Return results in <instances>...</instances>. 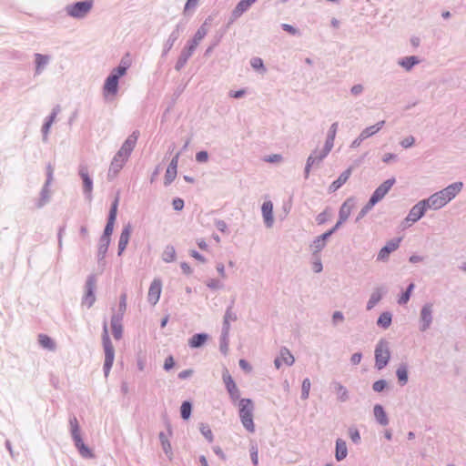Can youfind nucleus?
I'll return each mask as SVG.
<instances>
[{
	"mask_svg": "<svg viewBox=\"0 0 466 466\" xmlns=\"http://www.w3.org/2000/svg\"><path fill=\"white\" fill-rule=\"evenodd\" d=\"M238 406V416L243 427L248 432L253 433L255 431V424L253 420L255 405L253 400L248 398H243L239 400Z\"/></svg>",
	"mask_w": 466,
	"mask_h": 466,
	"instance_id": "1",
	"label": "nucleus"
},
{
	"mask_svg": "<svg viewBox=\"0 0 466 466\" xmlns=\"http://www.w3.org/2000/svg\"><path fill=\"white\" fill-rule=\"evenodd\" d=\"M348 455L347 443L343 439L338 438L335 441V459L343 461Z\"/></svg>",
	"mask_w": 466,
	"mask_h": 466,
	"instance_id": "21",
	"label": "nucleus"
},
{
	"mask_svg": "<svg viewBox=\"0 0 466 466\" xmlns=\"http://www.w3.org/2000/svg\"><path fill=\"white\" fill-rule=\"evenodd\" d=\"M138 132L136 131V132H133L127 139L126 141L124 142V144L122 145V147L124 148H126L127 151H130L132 152L137 142V138H138Z\"/></svg>",
	"mask_w": 466,
	"mask_h": 466,
	"instance_id": "34",
	"label": "nucleus"
},
{
	"mask_svg": "<svg viewBox=\"0 0 466 466\" xmlns=\"http://www.w3.org/2000/svg\"><path fill=\"white\" fill-rule=\"evenodd\" d=\"M162 283L160 279H154L149 287L147 299L152 305H156L160 298Z\"/></svg>",
	"mask_w": 466,
	"mask_h": 466,
	"instance_id": "13",
	"label": "nucleus"
},
{
	"mask_svg": "<svg viewBox=\"0 0 466 466\" xmlns=\"http://www.w3.org/2000/svg\"><path fill=\"white\" fill-rule=\"evenodd\" d=\"M391 322L392 314L390 311L382 312L377 319V325L383 329H387L391 325Z\"/></svg>",
	"mask_w": 466,
	"mask_h": 466,
	"instance_id": "31",
	"label": "nucleus"
},
{
	"mask_svg": "<svg viewBox=\"0 0 466 466\" xmlns=\"http://www.w3.org/2000/svg\"><path fill=\"white\" fill-rule=\"evenodd\" d=\"M176 258V252L175 249L172 247H168L166 248V250L163 252V259L166 262H171Z\"/></svg>",
	"mask_w": 466,
	"mask_h": 466,
	"instance_id": "47",
	"label": "nucleus"
},
{
	"mask_svg": "<svg viewBox=\"0 0 466 466\" xmlns=\"http://www.w3.org/2000/svg\"><path fill=\"white\" fill-rule=\"evenodd\" d=\"M114 225H115V221L107 220V223H106V226L105 231H104V236L102 238L103 240H105L106 242V244H108L110 236L113 233Z\"/></svg>",
	"mask_w": 466,
	"mask_h": 466,
	"instance_id": "44",
	"label": "nucleus"
},
{
	"mask_svg": "<svg viewBox=\"0 0 466 466\" xmlns=\"http://www.w3.org/2000/svg\"><path fill=\"white\" fill-rule=\"evenodd\" d=\"M93 7L92 0H86L69 5L66 7L68 15L74 18H82L86 16Z\"/></svg>",
	"mask_w": 466,
	"mask_h": 466,
	"instance_id": "3",
	"label": "nucleus"
},
{
	"mask_svg": "<svg viewBox=\"0 0 466 466\" xmlns=\"http://www.w3.org/2000/svg\"><path fill=\"white\" fill-rule=\"evenodd\" d=\"M223 380L227 390H228V389L232 390L235 386H237L234 380L228 371L223 373Z\"/></svg>",
	"mask_w": 466,
	"mask_h": 466,
	"instance_id": "50",
	"label": "nucleus"
},
{
	"mask_svg": "<svg viewBox=\"0 0 466 466\" xmlns=\"http://www.w3.org/2000/svg\"><path fill=\"white\" fill-rule=\"evenodd\" d=\"M396 376L398 382L400 386H404L409 380L408 365L406 363H400L396 370Z\"/></svg>",
	"mask_w": 466,
	"mask_h": 466,
	"instance_id": "25",
	"label": "nucleus"
},
{
	"mask_svg": "<svg viewBox=\"0 0 466 466\" xmlns=\"http://www.w3.org/2000/svg\"><path fill=\"white\" fill-rule=\"evenodd\" d=\"M463 188V183L461 181L454 182L452 184H450L443 189L438 191L441 196H442V198L446 201L448 204L450 201H451Z\"/></svg>",
	"mask_w": 466,
	"mask_h": 466,
	"instance_id": "11",
	"label": "nucleus"
},
{
	"mask_svg": "<svg viewBox=\"0 0 466 466\" xmlns=\"http://www.w3.org/2000/svg\"><path fill=\"white\" fill-rule=\"evenodd\" d=\"M375 205V203L369 199V201L360 210L359 214L356 217L355 222L358 223L359 221H360L373 208Z\"/></svg>",
	"mask_w": 466,
	"mask_h": 466,
	"instance_id": "36",
	"label": "nucleus"
},
{
	"mask_svg": "<svg viewBox=\"0 0 466 466\" xmlns=\"http://www.w3.org/2000/svg\"><path fill=\"white\" fill-rule=\"evenodd\" d=\"M204 343V334H197L193 336L189 340V346L191 348H197Z\"/></svg>",
	"mask_w": 466,
	"mask_h": 466,
	"instance_id": "46",
	"label": "nucleus"
},
{
	"mask_svg": "<svg viewBox=\"0 0 466 466\" xmlns=\"http://www.w3.org/2000/svg\"><path fill=\"white\" fill-rule=\"evenodd\" d=\"M223 380L227 390H228V389L232 390L235 386H237L234 380L228 371L223 373Z\"/></svg>",
	"mask_w": 466,
	"mask_h": 466,
	"instance_id": "49",
	"label": "nucleus"
},
{
	"mask_svg": "<svg viewBox=\"0 0 466 466\" xmlns=\"http://www.w3.org/2000/svg\"><path fill=\"white\" fill-rule=\"evenodd\" d=\"M329 220V214H328V211L327 209L320 212L317 217H316V221L318 223V225H323L325 224L327 221Z\"/></svg>",
	"mask_w": 466,
	"mask_h": 466,
	"instance_id": "60",
	"label": "nucleus"
},
{
	"mask_svg": "<svg viewBox=\"0 0 466 466\" xmlns=\"http://www.w3.org/2000/svg\"><path fill=\"white\" fill-rule=\"evenodd\" d=\"M279 358L282 360V362H284L287 366L293 365V363L295 361L293 355L290 353L289 350L287 349L286 347H282L280 349Z\"/></svg>",
	"mask_w": 466,
	"mask_h": 466,
	"instance_id": "32",
	"label": "nucleus"
},
{
	"mask_svg": "<svg viewBox=\"0 0 466 466\" xmlns=\"http://www.w3.org/2000/svg\"><path fill=\"white\" fill-rule=\"evenodd\" d=\"M48 61L47 56L37 54L35 56V63H36V68L39 70L42 66H44Z\"/></svg>",
	"mask_w": 466,
	"mask_h": 466,
	"instance_id": "59",
	"label": "nucleus"
},
{
	"mask_svg": "<svg viewBox=\"0 0 466 466\" xmlns=\"http://www.w3.org/2000/svg\"><path fill=\"white\" fill-rule=\"evenodd\" d=\"M310 386H311V383H310V380L309 378H305L303 380H302V384H301V395H300V398L305 400L307 399H309V390H310Z\"/></svg>",
	"mask_w": 466,
	"mask_h": 466,
	"instance_id": "41",
	"label": "nucleus"
},
{
	"mask_svg": "<svg viewBox=\"0 0 466 466\" xmlns=\"http://www.w3.org/2000/svg\"><path fill=\"white\" fill-rule=\"evenodd\" d=\"M387 293V289L383 286L377 287L371 293L368 302L367 309L370 310L373 309L382 299L383 295Z\"/></svg>",
	"mask_w": 466,
	"mask_h": 466,
	"instance_id": "16",
	"label": "nucleus"
},
{
	"mask_svg": "<svg viewBox=\"0 0 466 466\" xmlns=\"http://www.w3.org/2000/svg\"><path fill=\"white\" fill-rule=\"evenodd\" d=\"M420 59L416 56H405L399 60L398 64L406 71H410L416 65L420 63Z\"/></svg>",
	"mask_w": 466,
	"mask_h": 466,
	"instance_id": "27",
	"label": "nucleus"
},
{
	"mask_svg": "<svg viewBox=\"0 0 466 466\" xmlns=\"http://www.w3.org/2000/svg\"><path fill=\"white\" fill-rule=\"evenodd\" d=\"M335 390L338 393V400L339 401L345 402L349 400V391L346 389V387H344L340 383H337L335 386Z\"/></svg>",
	"mask_w": 466,
	"mask_h": 466,
	"instance_id": "37",
	"label": "nucleus"
},
{
	"mask_svg": "<svg viewBox=\"0 0 466 466\" xmlns=\"http://www.w3.org/2000/svg\"><path fill=\"white\" fill-rule=\"evenodd\" d=\"M387 388L388 381L384 379L378 380L372 384V390L375 392H382Z\"/></svg>",
	"mask_w": 466,
	"mask_h": 466,
	"instance_id": "45",
	"label": "nucleus"
},
{
	"mask_svg": "<svg viewBox=\"0 0 466 466\" xmlns=\"http://www.w3.org/2000/svg\"><path fill=\"white\" fill-rule=\"evenodd\" d=\"M250 66L257 71H261L265 73L267 71L264 62L260 57H253L250 60Z\"/></svg>",
	"mask_w": 466,
	"mask_h": 466,
	"instance_id": "43",
	"label": "nucleus"
},
{
	"mask_svg": "<svg viewBox=\"0 0 466 466\" xmlns=\"http://www.w3.org/2000/svg\"><path fill=\"white\" fill-rule=\"evenodd\" d=\"M74 441L82 456H84V457H91L92 456L90 450L84 444V441H83L81 436L76 437L74 439Z\"/></svg>",
	"mask_w": 466,
	"mask_h": 466,
	"instance_id": "33",
	"label": "nucleus"
},
{
	"mask_svg": "<svg viewBox=\"0 0 466 466\" xmlns=\"http://www.w3.org/2000/svg\"><path fill=\"white\" fill-rule=\"evenodd\" d=\"M349 436L354 444H359L361 441L360 433L355 426H350L348 430Z\"/></svg>",
	"mask_w": 466,
	"mask_h": 466,
	"instance_id": "42",
	"label": "nucleus"
},
{
	"mask_svg": "<svg viewBox=\"0 0 466 466\" xmlns=\"http://www.w3.org/2000/svg\"><path fill=\"white\" fill-rule=\"evenodd\" d=\"M181 416L183 419L187 420L189 418L191 413V405L188 401H185L181 405Z\"/></svg>",
	"mask_w": 466,
	"mask_h": 466,
	"instance_id": "52",
	"label": "nucleus"
},
{
	"mask_svg": "<svg viewBox=\"0 0 466 466\" xmlns=\"http://www.w3.org/2000/svg\"><path fill=\"white\" fill-rule=\"evenodd\" d=\"M229 330L230 324L225 325L222 327L221 334L219 338V350L223 355H227L228 351V342H229Z\"/></svg>",
	"mask_w": 466,
	"mask_h": 466,
	"instance_id": "18",
	"label": "nucleus"
},
{
	"mask_svg": "<svg viewBox=\"0 0 466 466\" xmlns=\"http://www.w3.org/2000/svg\"><path fill=\"white\" fill-rule=\"evenodd\" d=\"M177 163H178V156L177 155L171 160L169 166L167 167V172H166V176H165L167 183H170L176 177Z\"/></svg>",
	"mask_w": 466,
	"mask_h": 466,
	"instance_id": "29",
	"label": "nucleus"
},
{
	"mask_svg": "<svg viewBox=\"0 0 466 466\" xmlns=\"http://www.w3.org/2000/svg\"><path fill=\"white\" fill-rule=\"evenodd\" d=\"M206 286L212 290L223 289L225 287L224 282L218 279H209L206 281Z\"/></svg>",
	"mask_w": 466,
	"mask_h": 466,
	"instance_id": "40",
	"label": "nucleus"
},
{
	"mask_svg": "<svg viewBox=\"0 0 466 466\" xmlns=\"http://www.w3.org/2000/svg\"><path fill=\"white\" fill-rule=\"evenodd\" d=\"M325 247L326 244L323 241H321V239L319 237L315 238L312 243L310 244V248L312 250L313 256H316L318 253H319Z\"/></svg>",
	"mask_w": 466,
	"mask_h": 466,
	"instance_id": "38",
	"label": "nucleus"
},
{
	"mask_svg": "<svg viewBox=\"0 0 466 466\" xmlns=\"http://www.w3.org/2000/svg\"><path fill=\"white\" fill-rule=\"evenodd\" d=\"M427 210L426 202L421 199L410 208L408 216L405 218V221L411 224L416 223L424 217Z\"/></svg>",
	"mask_w": 466,
	"mask_h": 466,
	"instance_id": "10",
	"label": "nucleus"
},
{
	"mask_svg": "<svg viewBox=\"0 0 466 466\" xmlns=\"http://www.w3.org/2000/svg\"><path fill=\"white\" fill-rule=\"evenodd\" d=\"M70 427H71L73 439H75L77 436H80L79 425H78V421H77L76 418L74 417L70 420Z\"/></svg>",
	"mask_w": 466,
	"mask_h": 466,
	"instance_id": "53",
	"label": "nucleus"
},
{
	"mask_svg": "<svg viewBox=\"0 0 466 466\" xmlns=\"http://www.w3.org/2000/svg\"><path fill=\"white\" fill-rule=\"evenodd\" d=\"M373 413L376 421L381 426H387L389 424L388 415L380 404H375L373 408Z\"/></svg>",
	"mask_w": 466,
	"mask_h": 466,
	"instance_id": "23",
	"label": "nucleus"
},
{
	"mask_svg": "<svg viewBox=\"0 0 466 466\" xmlns=\"http://www.w3.org/2000/svg\"><path fill=\"white\" fill-rule=\"evenodd\" d=\"M199 1L200 0H187L184 9L185 14H190L193 12L196 6L198 5Z\"/></svg>",
	"mask_w": 466,
	"mask_h": 466,
	"instance_id": "55",
	"label": "nucleus"
},
{
	"mask_svg": "<svg viewBox=\"0 0 466 466\" xmlns=\"http://www.w3.org/2000/svg\"><path fill=\"white\" fill-rule=\"evenodd\" d=\"M414 143H415V137L413 136H408L407 137L403 138L400 142V145L403 148H410L414 145Z\"/></svg>",
	"mask_w": 466,
	"mask_h": 466,
	"instance_id": "56",
	"label": "nucleus"
},
{
	"mask_svg": "<svg viewBox=\"0 0 466 466\" xmlns=\"http://www.w3.org/2000/svg\"><path fill=\"white\" fill-rule=\"evenodd\" d=\"M38 341H39L40 345L43 348H46V349H48V350H54L55 349L54 341L47 335L40 334L38 336Z\"/></svg>",
	"mask_w": 466,
	"mask_h": 466,
	"instance_id": "39",
	"label": "nucleus"
},
{
	"mask_svg": "<svg viewBox=\"0 0 466 466\" xmlns=\"http://www.w3.org/2000/svg\"><path fill=\"white\" fill-rule=\"evenodd\" d=\"M395 182V177H391L385 180L374 190V192L370 198V200H371L375 204L379 203L393 187Z\"/></svg>",
	"mask_w": 466,
	"mask_h": 466,
	"instance_id": "9",
	"label": "nucleus"
},
{
	"mask_svg": "<svg viewBox=\"0 0 466 466\" xmlns=\"http://www.w3.org/2000/svg\"><path fill=\"white\" fill-rule=\"evenodd\" d=\"M130 65H131L130 59L128 58V56H127V57H125L121 60L120 65L116 68H115L113 71L116 72L118 76H123L126 75L127 70L130 66Z\"/></svg>",
	"mask_w": 466,
	"mask_h": 466,
	"instance_id": "35",
	"label": "nucleus"
},
{
	"mask_svg": "<svg viewBox=\"0 0 466 466\" xmlns=\"http://www.w3.org/2000/svg\"><path fill=\"white\" fill-rule=\"evenodd\" d=\"M401 240V238H394L389 240L379 251L377 255V260L382 262L387 261L390 255L399 248Z\"/></svg>",
	"mask_w": 466,
	"mask_h": 466,
	"instance_id": "8",
	"label": "nucleus"
},
{
	"mask_svg": "<svg viewBox=\"0 0 466 466\" xmlns=\"http://www.w3.org/2000/svg\"><path fill=\"white\" fill-rule=\"evenodd\" d=\"M422 201L426 202L428 209L431 208L433 210L440 209L447 204L439 192L431 195L428 198L422 199Z\"/></svg>",
	"mask_w": 466,
	"mask_h": 466,
	"instance_id": "15",
	"label": "nucleus"
},
{
	"mask_svg": "<svg viewBox=\"0 0 466 466\" xmlns=\"http://www.w3.org/2000/svg\"><path fill=\"white\" fill-rule=\"evenodd\" d=\"M79 176L83 180L84 191L90 195L93 190V182L88 174V168L86 166H81L79 167Z\"/></svg>",
	"mask_w": 466,
	"mask_h": 466,
	"instance_id": "22",
	"label": "nucleus"
},
{
	"mask_svg": "<svg viewBox=\"0 0 466 466\" xmlns=\"http://www.w3.org/2000/svg\"><path fill=\"white\" fill-rule=\"evenodd\" d=\"M362 360V353L361 352H356L354 353L350 358V363L352 365H358Z\"/></svg>",
	"mask_w": 466,
	"mask_h": 466,
	"instance_id": "63",
	"label": "nucleus"
},
{
	"mask_svg": "<svg viewBox=\"0 0 466 466\" xmlns=\"http://www.w3.org/2000/svg\"><path fill=\"white\" fill-rule=\"evenodd\" d=\"M131 232H132V228L130 225H127L122 229V232L119 237V241H118V254L119 255H121L122 252L126 249V248L129 242Z\"/></svg>",
	"mask_w": 466,
	"mask_h": 466,
	"instance_id": "20",
	"label": "nucleus"
},
{
	"mask_svg": "<svg viewBox=\"0 0 466 466\" xmlns=\"http://www.w3.org/2000/svg\"><path fill=\"white\" fill-rule=\"evenodd\" d=\"M330 151L326 150L324 147L319 151L315 149L308 157L304 168V178L308 179L310 174L311 168L316 166L319 167L320 163L326 158Z\"/></svg>",
	"mask_w": 466,
	"mask_h": 466,
	"instance_id": "4",
	"label": "nucleus"
},
{
	"mask_svg": "<svg viewBox=\"0 0 466 466\" xmlns=\"http://www.w3.org/2000/svg\"><path fill=\"white\" fill-rule=\"evenodd\" d=\"M130 154V151H127L126 148L121 147L111 162L109 172H114V174H116L122 168Z\"/></svg>",
	"mask_w": 466,
	"mask_h": 466,
	"instance_id": "12",
	"label": "nucleus"
},
{
	"mask_svg": "<svg viewBox=\"0 0 466 466\" xmlns=\"http://www.w3.org/2000/svg\"><path fill=\"white\" fill-rule=\"evenodd\" d=\"M252 4L248 2V0H240L235 8L231 12L230 18L228 20V24L234 23L238 18H239L245 12H247Z\"/></svg>",
	"mask_w": 466,
	"mask_h": 466,
	"instance_id": "14",
	"label": "nucleus"
},
{
	"mask_svg": "<svg viewBox=\"0 0 466 466\" xmlns=\"http://www.w3.org/2000/svg\"><path fill=\"white\" fill-rule=\"evenodd\" d=\"M384 120L379 121L375 125L364 128L360 135L362 137V138L367 139L377 134L384 127Z\"/></svg>",
	"mask_w": 466,
	"mask_h": 466,
	"instance_id": "26",
	"label": "nucleus"
},
{
	"mask_svg": "<svg viewBox=\"0 0 466 466\" xmlns=\"http://www.w3.org/2000/svg\"><path fill=\"white\" fill-rule=\"evenodd\" d=\"M281 28L285 32H288L289 34H290L292 35H295L299 33V30L295 26L289 25V24H281Z\"/></svg>",
	"mask_w": 466,
	"mask_h": 466,
	"instance_id": "61",
	"label": "nucleus"
},
{
	"mask_svg": "<svg viewBox=\"0 0 466 466\" xmlns=\"http://www.w3.org/2000/svg\"><path fill=\"white\" fill-rule=\"evenodd\" d=\"M231 308H232L231 306L228 307L225 312L222 327H225V325H227V323L230 324L229 320L234 321L237 319V315L232 312Z\"/></svg>",
	"mask_w": 466,
	"mask_h": 466,
	"instance_id": "48",
	"label": "nucleus"
},
{
	"mask_svg": "<svg viewBox=\"0 0 466 466\" xmlns=\"http://www.w3.org/2000/svg\"><path fill=\"white\" fill-rule=\"evenodd\" d=\"M350 200L347 199L339 208V220L342 221V223H345L350 216L352 210V205L349 204Z\"/></svg>",
	"mask_w": 466,
	"mask_h": 466,
	"instance_id": "30",
	"label": "nucleus"
},
{
	"mask_svg": "<svg viewBox=\"0 0 466 466\" xmlns=\"http://www.w3.org/2000/svg\"><path fill=\"white\" fill-rule=\"evenodd\" d=\"M338 127H339L338 122H334L333 124H331V126L328 131L327 138H326V141H325V144L323 147L326 150L331 151V149L334 146V139H335V137H336V134L338 131Z\"/></svg>",
	"mask_w": 466,
	"mask_h": 466,
	"instance_id": "24",
	"label": "nucleus"
},
{
	"mask_svg": "<svg viewBox=\"0 0 466 466\" xmlns=\"http://www.w3.org/2000/svg\"><path fill=\"white\" fill-rule=\"evenodd\" d=\"M433 320V304L432 303H425L420 313V330L424 332L430 329Z\"/></svg>",
	"mask_w": 466,
	"mask_h": 466,
	"instance_id": "6",
	"label": "nucleus"
},
{
	"mask_svg": "<svg viewBox=\"0 0 466 466\" xmlns=\"http://www.w3.org/2000/svg\"><path fill=\"white\" fill-rule=\"evenodd\" d=\"M374 355H375V367L379 370L384 369L388 365V363L390 360V351L389 342L386 339H381L379 340V342L377 343V345L375 347Z\"/></svg>",
	"mask_w": 466,
	"mask_h": 466,
	"instance_id": "2",
	"label": "nucleus"
},
{
	"mask_svg": "<svg viewBox=\"0 0 466 466\" xmlns=\"http://www.w3.org/2000/svg\"><path fill=\"white\" fill-rule=\"evenodd\" d=\"M410 296H411V294H410L409 292H407L406 290H404V291L400 294V298H399V299H398V303H399L400 305H404V304L408 303V301H409V300H410Z\"/></svg>",
	"mask_w": 466,
	"mask_h": 466,
	"instance_id": "62",
	"label": "nucleus"
},
{
	"mask_svg": "<svg viewBox=\"0 0 466 466\" xmlns=\"http://www.w3.org/2000/svg\"><path fill=\"white\" fill-rule=\"evenodd\" d=\"M94 289H95L94 283L92 281H88L86 284V292L83 299V304L87 306L88 308H90L96 300V297L94 294Z\"/></svg>",
	"mask_w": 466,
	"mask_h": 466,
	"instance_id": "28",
	"label": "nucleus"
},
{
	"mask_svg": "<svg viewBox=\"0 0 466 466\" xmlns=\"http://www.w3.org/2000/svg\"><path fill=\"white\" fill-rule=\"evenodd\" d=\"M103 345L105 350V364L104 370L106 376L108 375L110 369L114 362L115 351L114 347L110 341V339L107 335L106 328L105 327V334L103 336Z\"/></svg>",
	"mask_w": 466,
	"mask_h": 466,
	"instance_id": "5",
	"label": "nucleus"
},
{
	"mask_svg": "<svg viewBox=\"0 0 466 466\" xmlns=\"http://www.w3.org/2000/svg\"><path fill=\"white\" fill-rule=\"evenodd\" d=\"M351 175V167L347 168L344 170L339 177L334 180L329 187V191L330 193L337 191L339 188H340L350 178Z\"/></svg>",
	"mask_w": 466,
	"mask_h": 466,
	"instance_id": "19",
	"label": "nucleus"
},
{
	"mask_svg": "<svg viewBox=\"0 0 466 466\" xmlns=\"http://www.w3.org/2000/svg\"><path fill=\"white\" fill-rule=\"evenodd\" d=\"M262 216L267 228H271L274 222L273 204L270 200L265 201L261 207Z\"/></svg>",
	"mask_w": 466,
	"mask_h": 466,
	"instance_id": "17",
	"label": "nucleus"
},
{
	"mask_svg": "<svg viewBox=\"0 0 466 466\" xmlns=\"http://www.w3.org/2000/svg\"><path fill=\"white\" fill-rule=\"evenodd\" d=\"M117 206H118V199L116 198L114 201V203L112 204V207H111V209H110V212H109L108 220L116 222V213H117Z\"/></svg>",
	"mask_w": 466,
	"mask_h": 466,
	"instance_id": "58",
	"label": "nucleus"
},
{
	"mask_svg": "<svg viewBox=\"0 0 466 466\" xmlns=\"http://www.w3.org/2000/svg\"><path fill=\"white\" fill-rule=\"evenodd\" d=\"M238 364H239V367H240L243 370H245V371H247V372H250V371L252 370V367H251V365L248 363V360H244V359L239 360Z\"/></svg>",
	"mask_w": 466,
	"mask_h": 466,
	"instance_id": "64",
	"label": "nucleus"
},
{
	"mask_svg": "<svg viewBox=\"0 0 466 466\" xmlns=\"http://www.w3.org/2000/svg\"><path fill=\"white\" fill-rule=\"evenodd\" d=\"M228 392L229 398L233 403H236V401L239 402V400H241L240 390H238V388L237 386H235L232 390L228 389Z\"/></svg>",
	"mask_w": 466,
	"mask_h": 466,
	"instance_id": "51",
	"label": "nucleus"
},
{
	"mask_svg": "<svg viewBox=\"0 0 466 466\" xmlns=\"http://www.w3.org/2000/svg\"><path fill=\"white\" fill-rule=\"evenodd\" d=\"M121 76H118L116 72L112 71L110 76L105 81L103 87V94L106 98H114L118 90V79Z\"/></svg>",
	"mask_w": 466,
	"mask_h": 466,
	"instance_id": "7",
	"label": "nucleus"
},
{
	"mask_svg": "<svg viewBox=\"0 0 466 466\" xmlns=\"http://www.w3.org/2000/svg\"><path fill=\"white\" fill-rule=\"evenodd\" d=\"M250 459L253 465L257 466L258 464V451L257 445H251L249 448Z\"/></svg>",
	"mask_w": 466,
	"mask_h": 466,
	"instance_id": "54",
	"label": "nucleus"
},
{
	"mask_svg": "<svg viewBox=\"0 0 466 466\" xmlns=\"http://www.w3.org/2000/svg\"><path fill=\"white\" fill-rule=\"evenodd\" d=\"M112 332L115 339H119L122 336V326L116 322H112Z\"/></svg>",
	"mask_w": 466,
	"mask_h": 466,
	"instance_id": "57",
	"label": "nucleus"
}]
</instances>
